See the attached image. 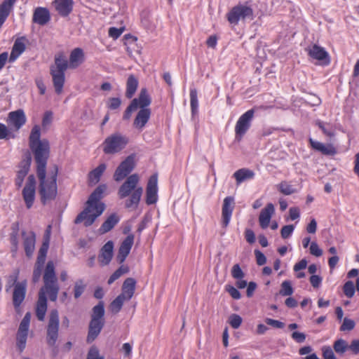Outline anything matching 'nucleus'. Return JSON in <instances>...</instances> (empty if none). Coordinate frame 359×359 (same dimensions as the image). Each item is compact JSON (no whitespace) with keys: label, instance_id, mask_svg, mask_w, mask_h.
I'll return each instance as SVG.
<instances>
[{"label":"nucleus","instance_id":"7","mask_svg":"<svg viewBox=\"0 0 359 359\" xmlns=\"http://www.w3.org/2000/svg\"><path fill=\"white\" fill-rule=\"evenodd\" d=\"M128 142L126 136L116 133L107 137L103 144V151L106 154H113L119 152L125 148Z\"/></svg>","mask_w":359,"mask_h":359},{"label":"nucleus","instance_id":"23","mask_svg":"<svg viewBox=\"0 0 359 359\" xmlns=\"http://www.w3.org/2000/svg\"><path fill=\"white\" fill-rule=\"evenodd\" d=\"M104 321H99L95 319H91L89 323L88 333L87 336V342H93L100 334L102 327H104Z\"/></svg>","mask_w":359,"mask_h":359},{"label":"nucleus","instance_id":"2","mask_svg":"<svg viewBox=\"0 0 359 359\" xmlns=\"http://www.w3.org/2000/svg\"><path fill=\"white\" fill-rule=\"evenodd\" d=\"M40 127L34 126L29 137V147L36 163V172L46 170L47 161L50 154V144L46 139H40Z\"/></svg>","mask_w":359,"mask_h":359},{"label":"nucleus","instance_id":"14","mask_svg":"<svg viewBox=\"0 0 359 359\" xmlns=\"http://www.w3.org/2000/svg\"><path fill=\"white\" fill-rule=\"evenodd\" d=\"M27 292V282L25 280L18 283L13 292V304L17 312L20 311V307L23 302Z\"/></svg>","mask_w":359,"mask_h":359},{"label":"nucleus","instance_id":"58","mask_svg":"<svg viewBox=\"0 0 359 359\" xmlns=\"http://www.w3.org/2000/svg\"><path fill=\"white\" fill-rule=\"evenodd\" d=\"M226 290L229 292V294L231 296L232 298L234 299H241V293L240 292L233 286L231 285H226Z\"/></svg>","mask_w":359,"mask_h":359},{"label":"nucleus","instance_id":"18","mask_svg":"<svg viewBox=\"0 0 359 359\" xmlns=\"http://www.w3.org/2000/svg\"><path fill=\"white\" fill-rule=\"evenodd\" d=\"M133 243V234L128 235L121 243L116 257V259L120 264L123 263L126 260L127 256L129 255Z\"/></svg>","mask_w":359,"mask_h":359},{"label":"nucleus","instance_id":"6","mask_svg":"<svg viewBox=\"0 0 359 359\" xmlns=\"http://www.w3.org/2000/svg\"><path fill=\"white\" fill-rule=\"evenodd\" d=\"M69 67V63L62 53L55 57V64L50 67V74L52 76L55 93L60 95L62 92L65 81V71Z\"/></svg>","mask_w":359,"mask_h":359},{"label":"nucleus","instance_id":"28","mask_svg":"<svg viewBox=\"0 0 359 359\" xmlns=\"http://www.w3.org/2000/svg\"><path fill=\"white\" fill-rule=\"evenodd\" d=\"M47 311V298L43 292H39V298L36 305V316L39 320L43 321Z\"/></svg>","mask_w":359,"mask_h":359},{"label":"nucleus","instance_id":"61","mask_svg":"<svg viewBox=\"0 0 359 359\" xmlns=\"http://www.w3.org/2000/svg\"><path fill=\"white\" fill-rule=\"evenodd\" d=\"M255 255L256 257L257 264L259 266H262L266 262V258L265 255L259 250H255Z\"/></svg>","mask_w":359,"mask_h":359},{"label":"nucleus","instance_id":"5","mask_svg":"<svg viewBox=\"0 0 359 359\" xmlns=\"http://www.w3.org/2000/svg\"><path fill=\"white\" fill-rule=\"evenodd\" d=\"M43 280L44 285L39 292H43V295L46 296L47 294L51 302H56L60 286L55 274V264L53 261L48 262L44 269Z\"/></svg>","mask_w":359,"mask_h":359},{"label":"nucleus","instance_id":"38","mask_svg":"<svg viewBox=\"0 0 359 359\" xmlns=\"http://www.w3.org/2000/svg\"><path fill=\"white\" fill-rule=\"evenodd\" d=\"M104 316V304L100 301L96 306L93 308V313L91 319H95L99 321H104L103 317Z\"/></svg>","mask_w":359,"mask_h":359},{"label":"nucleus","instance_id":"62","mask_svg":"<svg viewBox=\"0 0 359 359\" xmlns=\"http://www.w3.org/2000/svg\"><path fill=\"white\" fill-rule=\"evenodd\" d=\"M348 350L351 351L354 355L359 353V339L351 341V344H348Z\"/></svg>","mask_w":359,"mask_h":359},{"label":"nucleus","instance_id":"37","mask_svg":"<svg viewBox=\"0 0 359 359\" xmlns=\"http://www.w3.org/2000/svg\"><path fill=\"white\" fill-rule=\"evenodd\" d=\"M105 169H106L105 164L102 163V164L99 165L96 168L93 170L89 173L90 182L93 184H97L100 181V179L102 175L103 174V172H104Z\"/></svg>","mask_w":359,"mask_h":359},{"label":"nucleus","instance_id":"42","mask_svg":"<svg viewBox=\"0 0 359 359\" xmlns=\"http://www.w3.org/2000/svg\"><path fill=\"white\" fill-rule=\"evenodd\" d=\"M27 336L28 334L17 332L16 346L20 353L22 352L26 347Z\"/></svg>","mask_w":359,"mask_h":359},{"label":"nucleus","instance_id":"9","mask_svg":"<svg viewBox=\"0 0 359 359\" xmlns=\"http://www.w3.org/2000/svg\"><path fill=\"white\" fill-rule=\"evenodd\" d=\"M228 21L233 25H238L240 20L253 19V10L247 4H241L233 7L227 13Z\"/></svg>","mask_w":359,"mask_h":359},{"label":"nucleus","instance_id":"64","mask_svg":"<svg viewBox=\"0 0 359 359\" xmlns=\"http://www.w3.org/2000/svg\"><path fill=\"white\" fill-rule=\"evenodd\" d=\"M291 337L297 343H303L306 339V334L299 332H293Z\"/></svg>","mask_w":359,"mask_h":359},{"label":"nucleus","instance_id":"1","mask_svg":"<svg viewBox=\"0 0 359 359\" xmlns=\"http://www.w3.org/2000/svg\"><path fill=\"white\" fill-rule=\"evenodd\" d=\"M107 188L106 184H100L93 191L86 203L85 208L76 217L75 224L83 222L85 226H91L102 214L105 210V205L100 201Z\"/></svg>","mask_w":359,"mask_h":359},{"label":"nucleus","instance_id":"59","mask_svg":"<svg viewBox=\"0 0 359 359\" xmlns=\"http://www.w3.org/2000/svg\"><path fill=\"white\" fill-rule=\"evenodd\" d=\"M265 323L270 326H272L275 328L281 329L283 328L285 326V324L283 322H280L277 320H274L272 318H267L265 319Z\"/></svg>","mask_w":359,"mask_h":359},{"label":"nucleus","instance_id":"4","mask_svg":"<svg viewBox=\"0 0 359 359\" xmlns=\"http://www.w3.org/2000/svg\"><path fill=\"white\" fill-rule=\"evenodd\" d=\"M139 181L138 175L133 174L128 177L118 189V196L119 198L123 199L128 197L125 203V206L127 208L135 210L140 203L143 194V188L138 186Z\"/></svg>","mask_w":359,"mask_h":359},{"label":"nucleus","instance_id":"13","mask_svg":"<svg viewBox=\"0 0 359 359\" xmlns=\"http://www.w3.org/2000/svg\"><path fill=\"white\" fill-rule=\"evenodd\" d=\"M158 201V175H152L148 181L146 188V203L155 204Z\"/></svg>","mask_w":359,"mask_h":359},{"label":"nucleus","instance_id":"26","mask_svg":"<svg viewBox=\"0 0 359 359\" xmlns=\"http://www.w3.org/2000/svg\"><path fill=\"white\" fill-rule=\"evenodd\" d=\"M330 63V54L323 47L316 45V65L326 67Z\"/></svg>","mask_w":359,"mask_h":359},{"label":"nucleus","instance_id":"31","mask_svg":"<svg viewBox=\"0 0 359 359\" xmlns=\"http://www.w3.org/2000/svg\"><path fill=\"white\" fill-rule=\"evenodd\" d=\"M233 176L236 179V184H240L246 180L253 179L255 177V172L248 168H241L236 171Z\"/></svg>","mask_w":359,"mask_h":359},{"label":"nucleus","instance_id":"46","mask_svg":"<svg viewBox=\"0 0 359 359\" xmlns=\"http://www.w3.org/2000/svg\"><path fill=\"white\" fill-rule=\"evenodd\" d=\"M279 293L282 296H290L293 293V288L289 280H285L281 284V288Z\"/></svg>","mask_w":359,"mask_h":359},{"label":"nucleus","instance_id":"35","mask_svg":"<svg viewBox=\"0 0 359 359\" xmlns=\"http://www.w3.org/2000/svg\"><path fill=\"white\" fill-rule=\"evenodd\" d=\"M15 1H3L0 5V27L2 26L10 12L13 9Z\"/></svg>","mask_w":359,"mask_h":359},{"label":"nucleus","instance_id":"43","mask_svg":"<svg viewBox=\"0 0 359 359\" xmlns=\"http://www.w3.org/2000/svg\"><path fill=\"white\" fill-rule=\"evenodd\" d=\"M125 301H127L120 295L117 296L114 300L112 301V302L110 304V310L114 313H118L124 303Z\"/></svg>","mask_w":359,"mask_h":359},{"label":"nucleus","instance_id":"27","mask_svg":"<svg viewBox=\"0 0 359 359\" xmlns=\"http://www.w3.org/2000/svg\"><path fill=\"white\" fill-rule=\"evenodd\" d=\"M273 212L274 206L272 203H268L266 206L262 210L259 217V222L262 229H266L268 227Z\"/></svg>","mask_w":359,"mask_h":359},{"label":"nucleus","instance_id":"10","mask_svg":"<svg viewBox=\"0 0 359 359\" xmlns=\"http://www.w3.org/2000/svg\"><path fill=\"white\" fill-rule=\"evenodd\" d=\"M254 114V109H251L240 116L235 126L236 137L239 136V137L241 138L250 128Z\"/></svg>","mask_w":359,"mask_h":359},{"label":"nucleus","instance_id":"53","mask_svg":"<svg viewBox=\"0 0 359 359\" xmlns=\"http://www.w3.org/2000/svg\"><path fill=\"white\" fill-rule=\"evenodd\" d=\"M355 322L348 318L344 319L343 323L340 327L341 331H351L355 327Z\"/></svg>","mask_w":359,"mask_h":359},{"label":"nucleus","instance_id":"21","mask_svg":"<svg viewBox=\"0 0 359 359\" xmlns=\"http://www.w3.org/2000/svg\"><path fill=\"white\" fill-rule=\"evenodd\" d=\"M50 20V14L46 8L37 7L35 8L32 21L41 26H44L48 23Z\"/></svg>","mask_w":359,"mask_h":359},{"label":"nucleus","instance_id":"51","mask_svg":"<svg viewBox=\"0 0 359 359\" xmlns=\"http://www.w3.org/2000/svg\"><path fill=\"white\" fill-rule=\"evenodd\" d=\"M279 191L285 195H290L294 192V189L292 185L283 182L279 184Z\"/></svg>","mask_w":359,"mask_h":359},{"label":"nucleus","instance_id":"44","mask_svg":"<svg viewBox=\"0 0 359 359\" xmlns=\"http://www.w3.org/2000/svg\"><path fill=\"white\" fill-rule=\"evenodd\" d=\"M316 125L322 130L323 133L329 137H332L334 136V130L330 123H325L323 121H316Z\"/></svg>","mask_w":359,"mask_h":359},{"label":"nucleus","instance_id":"11","mask_svg":"<svg viewBox=\"0 0 359 359\" xmlns=\"http://www.w3.org/2000/svg\"><path fill=\"white\" fill-rule=\"evenodd\" d=\"M135 168V158L133 155L128 156L116 168L114 179L116 182L123 180Z\"/></svg>","mask_w":359,"mask_h":359},{"label":"nucleus","instance_id":"15","mask_svg":"<svg viewBox=\"0 0 359 359\" xmlns=\"http://www.w3.org/2000/svg\"><path fill=\"white\" fill-rule=\"evenodd\" d=\"M32 158L29 154L25 158L22 159L18 165L17 175L15 180V184L17 188H20L23 184L25 177L27 176L31 165Z\"/></svg>","mask_w":359,"mask_h":359},{"label":"nucleus","instance_id":"24","mask_svg":"<svg viewBox=\"0 0 359 359\" xmlns=\"http://www.w3.org/2000/svg\"><path fill=\"white\" fill-rule=\"evenodd\" d=\"M151 102V99L147 90L146 88H142L138 97L134 98L130 103L133 104L136 109L140 107L141 109H149L148 107L150 105Z\"/></svg>","mask_w":359,"mask_h":359},{"label":"nucleus","instance_id":"16","mask_svg":"<svg viewBox=\"0 0 359 359\" xmlns=\"http://www.w3.org/2000/svg\"><path fill=\"white\" fill-rule=\"evenodd\" d=\"M234 208V198L227 196L224 199L222 208V225L226 228L231 220Z\"/></svg>","mask_w":359,"mask_h":359},{"label":"nucleus","instance_id":"48","mask_svg":"<svg viewBox=\"0 0 359 359\" xmlns=\"http://www.w3.org/2000/svg\"><path fill=\"white\" fill-rule=\"evenodd\" d=\"M355 289L354 284L351 280L347 281L344 285L343 291H344V294L347 297H348V298L353 297L355 294Z\"/></svg>","mask_w":359,"mask_h":359},{"label":"nucleus","instance_id":"52","mask_svg":"<svg viewBox=\"0 0 359 359\" xmlns=\"http://www.w3.org/2000/svg\"><path fill=\"white\" fill-rule=\"evenodd\" d=\"M231 276L236 280L242 279L245 274L238 264H234L231 269Z\"/></svg>","mask_w":359,"mask_h":359},{"label":"nucleus","instance_id":"12","mask_svg":"<svg viewBox=\"0 0 359 359\" xmlns=\"http://www.w3.org/2000/svg\"><path fill=\"white\" fill-rule=\"evenodd\" d=\"M36 180L34 175H29L22 190V196L26 207L29 209L33 205L35 199Z\"/></svg>","mask_w":359,"mask_h":359},{"label":"nucleus","instance_id":"54","mask_svg":"<svg viewBox=\"0 0 359 359\" xmlns=\"http://www.w3.org/2000/svg\"><path fill=\"white\" fill-rule=\"evenodd\" d=\"M323 357L324 359H337L334 351L330 346H325L322 348Z\"/></svg>","mask_w":359,"mask_h":359},{"label":"nucleus","instance_id":"19","mask_svg":"<svg viewBox=\"0 0 359 359\" xmlns=\"http://www.w3.org/2000/svg\"><path fill=\"white\" fill-rule=\"evenodd\" d=\"M114 252V243L107 241L100 249L98 261L102 266L108 265L112 259Z\"/></svg>","mask_w":359,"mask_h":359},{"label":"nucleus","instance_id":"3","mask_svg":"<svg viewBox=\"0 0 359 359\" xmlns=\"http://www.w3.org/2000/svg\"><path fill=\"white\" fill-rule=\"evenodd\" d=\"M57 173L58 168L55 165L49 170L48 175H46V170L36 172L39 181V193L43 205L54 200L57 196Z\"/></svg>","mask_w":359,"mask_h":359},{"label":"nucleus","instance_id":"60","mask_svg":"<svg viewBox=\"0 0 359 359\" xmlns=\"http://www.w3.org/2000/svg\"><path fill=\"white\" fill-rule=\"evenodd\" d=\"M86 359H104L102 356L99 354V351L95 347L90 348Z\"/></svg>","mask_w":359,"mask_h":359},{"label":"nucleus","instance_id":"8","mask_svg":"<svg viewBox=\"0 0 359 359\" xmlns=\"http://www.w3.org/2000/svg\"><path fill=\"white\" fill-rule=\"evenodd\" d=\"M60 318L58 311L53 309L50 311L46 327V343L53 347L59 337Z\"/></svg>","mask_w":359,"mask_h":359},{"label":"nucleus","instance_id":"29","mask_svg":"<svg viewBox=\"0 0 359 359\" xmlns=\"http://www.w3.org/2000/svg\"><path fill=\"white\" fill-rule=\"evenodd\" d=\"M84 61V53L81 48H76L72 50L69 55V68L75 69Z\"/></svg>","mask_w":359,"mask_h":359},{"label":"nucleus","instance_id":"63","mask_svg":"<svg viewBox=\"0 0 359 359\" xmlns=\"http://www.w3.org/2000/svg\"><path fill=\"white\" fill-rule=\"evenodd\" d=\"M123 32V28L110 27L109 35L114 39H118Z\"/></svg>","mask_w":359,"mask_h":359},{"label":"nucleus","instance_id":"49","mask_svg":"<svg viewBox=\"0 0 359 359\" xmlns=\"http://www.w3.org/2000/svg\"><path fill=\"white\" fill-rule=\"evenodd\" d=\"M9 240L11 245V251L12 253L15 254L19 248L18 234L11 233Z\"/></svg>","mask_w":359,"mask_h":359},{"label":"nucleus","instance_id":"33","mask_svg":"<svg viewBox=\"0 0 359 359\" xmlns=\"http://www.w3.org/2000/svg\"><path fill=\"white\" fill-rule=\"evenodd\" d=\"M119 222V217L116 214H111L107 217V219L103 222L99 231L100 233H105L111 231L115 225Z\"/></svg>","mask_w":359,"mask_h":359},{"label":"nucleus","instance_id":"50","mask_svg":"<svg viewBox=\"0 0 359 359\" xmlns=\"http://www.w3.org/2000/svg\"><path fill=\"white\" fill-rule=\"evenodd\" d=\"M229 323L233 329H238L242 323V318L233 313L229 316Z\"/></svg>","mask_w":359,"mask_h":359},{"label":"nucleus","instance_id":"47","mask_svg":"<svg viewBox=\"0 0 359 359\" xmlns=\"http://www.w3.org/2000/svg\"><path fill=\"white\" fill-rule=\"evenodd\" d=\"M86 285L83 284V281L80 279L78 280L75 284L74 287V296L76 299H78L81 296L85 290Z\"/></svg>","mask_w":359,"mask_h":359},{"label":"nucleus","instance_id":"55","mask_svg":"<svg viewBox=\"0 0 359 359\" xmlns=\"http://www.w3.org/2000/svg\"><path fill=\"white\" fill-rule=\"evenodd\" d=\"M294 226L292 224L284 226L280 231L281 236L285 239L289 238L293 233Z\"/></svg>","mask_w":359,"mask_h":359},{"label":"nucleus","instance_id":"36","mask_svg":"<svg viewBox=\"0 0 359 359\" xmlns=\"http://www.w3.org/2000/svg\"><path fill=\"white\" fill-rule=\"evenodd\" d=\"M138 86V81L133 75H130L126 83V96L131 98L137 90Z\"/></svg>","mask_w":359,"mask_h":359},{"label":"nucleus","instance_id":"17","mask_svg":"<svg viewBox=\"0 0 359 359\" xmlns=\"http://www.w3.org/2000/svg\"><path fill=\"white\" fill-rule=\"evenodd\" d=\"M27 118L22 109L11 111L8 114V123L10 126L18 130L26 123Z\"/></svg>","mask_w":359,"mask_h":359},{"label":"nucleus","instance_id":"40","mask_svg":"<svg viewBox=\"0 0 359 359\" xmlns=\"http://www.w3.org/2000/svg\"><path fill=\"white\" fill-rule=\"evenodd\" d=\"M333 348L337 354L343 355L348 350V343L343 339H339L334 342Z\"/></svg>","mask_w":359,"mask_h":359},{"label":"nucleus","instance_id":"32","mask_svg":"<svg viewBox=\"0 0 359 359\" xmlns=\"http://www.w3.org/2000/svg\"><path fill=\"white\" fill-rule=\"evenodd\" d=\"M54 7L58 14L67 17L72 11L73 1H53Z\"/></svg>","mask_w":359,"mask_h":359},{"label":"nucleus","instance_id":"25","mask_svg":"<svg viewBox=\"0 0 359 359\" xmlns=\"http://www.w3.org/2000/svg\"><path fill=\"white\" fill-rule=\"evenodd\" d=\"M135 285L136 281L134 278H126L123 283L122 292L119 295L127 301L130 300L135 293Z\"/></svg>","mask_w":359,"mask_h":359},{"label":"nucleus","instance_id":"39","mask_svg":"<svg viewBox=\"0 0 359 359\" xmlns=\"http://www.w3.org/2000/svg\"><path fill=\"white\" fill-rule=\"evenodd\" d=\"M190 105L192 116H194L198 111V92L196 88L190 89Z\"/></svg>","mask_w":359,"mask_h":359},{"label":"nucleus","instance_id":"56","mask_svg":"<svg viewBox=\"0 0 359 359\" xmlns=\"http://www.w3.org/2000/svg\"><path fill=\"white\" fill-rule=\"evenodd\" d=\"M11 137L13 138L14 135H11V133L6 126L0 123V140Z\"/></svg>","mask_w":359,"mask_h":359},{"label":"nucleus","instance_id":"30","mask_svg":"<svg viewBox=\"0 0 359 359\" xmlns=\"http://www.w3.org/2000/svg\"><path fill=\"white\" fill-rule=\"evenodd\" d=\"M25 37L17 39L12 48L9 62H14L25 50Z\"/></svg>","mask_w":359,"mask_h":359},{"label":"nucleus","instance_id":"20","mask_svg":"<svg viewBox=\"0 0 359 359\" xmlns=\"http://www.w3.org/2000/svg\"><path fill=\"white\" fill-rule=\"evenodd\" d=\"M23 238V246L25 254L27 257H31L35 250L36 235L33 231L27 233L25 231L22 232Z\"/></svg>","mask_w":359,"mask_h":359},{"label":"nucleus","instance_id":"34","mask_svg":"<svg viewBox=\"0 0 359 359\" xmlns=\"http://www.w3.org/2000/svg\"><path fill=\"white\" fill-rule=\"evenodd\" d=\"M316 151L320 152L325 156H334L337 151L334 146L331 144H323L316 141Z\"/></svg>","mask_w":359,"mask_h":359},{"label":"nucleus","instance_id":"45","mask_svg":"<svg viewBox=\"0 0 359 359\" xmlns=\"http://www.w3.org/2000/svg\"><path fill=\"white\" fill-rule=\"evenodd\" d=\"M20 271L18 269L15 270L11 274L6 277V291H8L12 287H15V285L18 283V279Z\"/></svg>","mask_w":359,"mask_h":359},{"label":"nucleus","instance_id":"22","mask_svg":"<svg viewBox=\"0 0 359 359\" xmlns=\"http://www.w3.org/2000/svg\"><path fill=\"white\" fill-rule=\"evenodd\" d=\"M151 113L150 109H140L133 121L134 128L138 130H142L150 118Z\"/></svg>","mask_w":359,"mask_h":359},{"label":"nucleus","instance_id":"41","mask_svg":"<svg viewBox=\"0 0 359 359\" xmlns=\"http://www.w3.org/2000/svg\"><path fill=\"white\" fill-rule=\"evenodd\" d=\"M31 316L32 315L30 312L25 313L24 318L20 323L18 332L28 334Z\"/></svg>","mask_w":359,"mask_h":359},{"label":"nucleus","instance_id":"57","mask_svg":"<svg viewBox=\"0 0 359 359\" xmlns=\"http://www.w3.org/2000/svg\"><path fill=\"white\" fill-rule=\"evenodd\" d=\"M53 121V113L50 111H47L44 113L43 119H42V126L43 128H47L50 126Z\"/></svg>","mask_w":359,"mask_h":359}]
</instances>
